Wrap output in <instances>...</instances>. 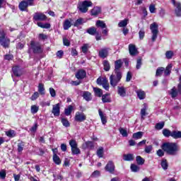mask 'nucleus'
<instances>
[{"instance_id":"55","label":"nucleus","mask_w":181,"mask_h":181,"mask_svg":"<svg viewBox=\"0 0 181 181\" xmlns=\"http://www.w3.org/2000/svg\"><path fill=\"white\" fill-rule=\"evenodd\" d=\"M141 119H144L145 115H146V106H144V108L141 110Z\"/></svg>"},{"instance_id":"33","label":"nucleus","mask_w":181,"mask_h":181,"mask_svg":"<svg viewBox=\"0 0 181 181\" xmlns=\"http://www.w3.org/2000/svg\"><path fill=\"white\" fill-rule=\"evenodd\" d=\"M144 136V132H138L136 133L133 134L132 138L134 139H141Z\"/></svg>"},{"instance_id":"14","label":"nucleus","mask_w":181,"mask_h":181,"mask_svg":"<svg viewBox=\"0 0 181 181\" xmlns=\"http://www.w3.org/2000/svg\"><path fill=\"white\" fill-rule=\"evenodd\" d=\"M129 52L131 56H136V54H138V49H136V47L132 44L129 45Z\"/></svg>"},{"instance_id":"44","label":"nucleus","mask_w":181,"mask_h":181,"mask_svg":"<svg viewBox=\"0 0 181 181\" xmlns=\"http://www.w3.org/2000/svg\"><path fill=\"white\" fill-rule=\"evenodd\" d=\"M83 23H84V18H78L74 24V26H80V25H83Z\"/></svg>"},{"instance_id":"6","label":"nucleus","mask_w":181,"mask_h":181,"mask_svg":"<svg viewBox=\"0 0 181 181\" xmlns=\"http://www.w3.org/2000/svg\"><path fill=\"white\" fill-rule=\"evenodd\" d=\"M150 29L152 33L151 40L152 42H156L159 33V25L156 23H153L150 25Z\"/></svg>"},{"instance_id":"2","label":"nucleus","mask_w":181,"mask_h":181,"mask_svg":"<svg viewBox=\"0 0 181 181\" xmlns=\"http://www.w3.org/2000/svg\"><path fill=\"white\" fill-rule=\"evenodd\" d=\"M122 78V73L114 72L110 76V86H112V87H117V86H118V83L121 81Z\"/></svg>"},{"instance_id":"58","label":"nucleus","mask_w":181,"mask_h":181,"mask_svg":"<svg viewBox=\"0 0 181 181\" xmlns=\"http://www.w3.org/2000/svg\"><path fill=\"white\" fill-rule=\"evenodd\" d=\"M141 66H142V59H138L137 62H136V69L139 70V69H141Z\"/></svg>"},{"instance_id":"37","label":"nucleus","mask_w":181,"mask_h":181,"mask_svg":"<svg viewBox=\"0 0 181 181\" xmlns=\"http://www.w3.org/2000/svg\"><path fill=\"white\" fill-rule=\"evenodd\" d=\"M37 26H39L40 28H42V29H49V28H50V24L49 23L43 24V23H42V22H38L37 23Z\"/></svg>"},{"instance_id":"16","label":"nucleus","mask_w":181,"mask_h":181,"mask_svg":"<svg viewBox=\"0 0 181 181\" xmlns=\"http://www.w3.org/2000/svg\"><path fill=\"white\" fill-rule=\"evenodd\" d=\"M101 13V7L95 6L90 11V15L92 16H98Z\"/></svg>"},{"instance_id":"27","label":"nucleus","mask_w":181,"mask_h":181,"mask_svg":"<svg viewBox=\"0 0 181 181\" xmlns=\"http://www.w3.org/2000/svg\"><path fill=\"white\" fill-rule=\"evenodd\" d=\"M87 33L89 35H91L92 36H94V35H97L98 32H97V28L95 27H90L87 29L86 30Z\"/></svg>"},{"instance_id":"22","label":"nucleus","mask_w":181,"mask_h":181,"mask_svg":"<svg viewBox=\"0 0 181 181\" xmlns=\"http://www.w3.org/2000/svg\"><path fill=\"white\" fill-rule=\"evenodd\" d=\"M83 97L86 101H91V100H93V98L91 97V93L88 91H84L83 93Z\"/></svg>"},{"instance_id":"40","label":"nucleus","mask_w":181,"mask_h":181,"mask_svg":"<svg viewBox=\"0 0 181 181\" xmlns=\"http://www.w3.org/2000/svg\"><path fill=\"white\" fill-rule=\"evenodd\" d=\"M6 135L8 136V138H13L16 136V133L13 130H9L8 132H6Z\"/></svg>"},{"instance_id":"64","label":"nucleus","mask_w":181,"mask_h":181,"mask_svg":"<svg viewBox=\"0 0 181 181\" xmlns=\"http://www.w3.org/2000/svg\"><path fill=\"white\" fill-rule=\"evenodd\" d=\"M63 43L64 46H70V41L66 38H63Z\"/></svg>"},{"instance_id":"28","label":"nucleus","mask_w":181,"mask_h":181,"mask_svg":"<svg viewBox=\"0 0 181 181\" xmlns=\"http://www.w3.org/2000/svg\"><path fill=\"white\" fill-rule=\"evenodd\" d=\"M96 26L97 28H101V29H105L107 28V25L104 21L98 20L96 21Z\"/></svg>"},{"instance_id":"48","label":"nucleus","mask_w":181,"mask_h":181,"mask_svg":"<svg viewBox=\"0 0 181 181\" xmlns=\"http://www.w3.org/2000/svg\"><path fill=\"white\" fill-rule=\"evenodd\" d=\"M61 122L62 123V125H64V127H66V128L70 127V122H69V120H67V119L61 118Z\"/></svg>"},{"instance_id":"35","label":"nucleus","mask_w":181,"mask_h":181,"mask_svg":"<svg viewBox=\"0 0 181 181\" xmlns=\"http://www.w3.org/2000/svg\"><path fill=\"white\" fill-rule=\"evenodd\" d=\"M136 162L137 163V165H142L145 163V159L142 158L140 156H137L136 157Z\"/></svg>"},{"instance_id":"41","label":"nucleus","mask_w":181,"mask_h":181,"mask_svg":"<svg viewBox=\"0 0 181 181\" xmlns=\"http://www.w3.org/2000/svg\"><path fill=\"white\" fill-rule=\"evenodd\" d=\"M163 71H165V68L163 67H160L157 69L156 72V77H159L163 74Z\"/></svg>"},{"instance_id":"30","label":"nucleus","mask_w":181,"mask_h":181,"mask_svg":"<svg viewBox=\"0 0 181 181\" xmlns=\"http://www.w3.org/2000/svg\"><path fill=\"white\" fill-rule=\"evenodd\" d=\"M172 67H173L172 64H170L166 66L165 70L164 71V75L165 76H170V73L172 71Z\"/></svg>"},{"instance_id":"13","label":"nucleus","mask_w":181,"mask_h":181,"mask_svg":"<svg viewBox=\"0 0 181 181\" xmlns=\"http://www.w3.org/2000/svg\"><path fill=\"white\" fill-rule=\"evenodd\" d=\"M52 113L54 114L55 117L60 115V105L59 103L53 105Z\"/></svg>"},{"instance_id":"43","label":"nucleus","mask_w":181,"mask_h":181,"mask_svg":"<svg viewBox=\"0 0 181 181\" xmlns=\"http://www.w3.org/2000/svg\"><path fill=\"white\" fill-rule=\"evenodd\" d=\"M127 25H128V19H124L123 21H121L118 23L119 28H125V26H127Z\"/></svg>"},{"instance_id":"19","label":"nucleus","mask_w":181,"mask_h":181,"mask_svg":"<svg viewBox=\"0 0 181 181\" xmlns=\"http://www.w3.org/2000/svg\"><path fill=\"white\" fill-rule=\"evenodd\" d=\"M28 6L29 4L26 2V1H22L18 5V8L20 10L23 11L28 9Z\"/></svg>"},{"instance_id":"39","label":"nucleus","mask_w":181,"mask_h":181,"mask_svg":"<svg viewBox=\"0 0 181 181\" xmlns=\"http://www.w3.org/2000/svg\"><path fill=\"white\" fill-rule=\"evenodd\" d=\"M53 161L54 162V163H56V165H60V163H62V160H60V158L59 157V156H57V154H54Z\"/></svg>"},{"instance_id":"50","label":"nucleus","mask_w":181,"mask_h":181,"mask_svg":"<svg viewBox=\"0 0 181 181\" xmlns=\"http://www.w3.org/2000/svg\"><path fill=\"white\" fill-rule=\"evenodd\" d=\"M130 168H131V170L132 172H139V166L135 165V164H132L131 166H130Z\"/></svg>"},{"instance_id":"9","label":"nucleus","mask_w":181,"mask_h":181,"mask_svg":"<svg viewBox=\"0 0 181 181\" xmlns=\"http://www.w3.org/2000/svg\"><path fill=\"white\" fill-rule=\"evenodd\" d=\"M86 117L84 113H81L79 112H77L75 115V121H77L78 122H83V121H86Z\"/></svg>"},{"instance_id":"18","label":"nucleus","mask_w":181,"mask_h":181,"mask_svg":"<svg viewBox=\"0 0 181 181\" xmlns=\"http://www.w3.org/2000/svg\"><path fill=\"white\" fill-rule=\"evenodd\" d=\"M98 112H99V116L100 117V119L102 121V124L103 125H105V124H107V117L105 116V115H104L101 109L98 110Z\"/></svg>"},{"instance_id":"34","label":"nucleus","mask_w":181,"mask_h":181,"mask_svg":"<svg viewBox=\"0 0 181 181\" xmlns=\"http://www.w3.org/2000/svg\"><path fill=\"white\" fill-rule=\"evenodd\" d=\"M110 94L107 93L102 95L103 103H111V98H109Z\"/></svg>"},{"instance_id":"52","label":"nucleus","mask_w":181,"mask_h":181,"mask_svg":"<svg viewBox=\"0 0 181 181\" xmlns=\"http://www.w3.org/2000/svg\"><path fill=\"white\" fill-rule=\"evenodd\" d=\"M73 111V106L69 105L68 108L65 109V115L67 116L70 115L71 114V112Z\"/></svg>"},{"instance_id":"32","label":"nucleus","mask_w":181,"mask_h":181,"mask_svg":"<svg viewBox=\"0 0 181 181\" xmlns=\"http://www.w3.org/2000/svg\"><path fill=\"white\" fill-rule=\"evenodd\" d=\"M93 91L95 93V95L96 97H102L103 96V90L98 88H93Z\"/></svg>"},{"instance_id":"53","label":"nucleus","mask_w":181,"mask_h":181,"mask_svg":"<svg viewBox=\"0 0 181 181\" xmlns=\"http://www.w3.org/2000/svg\"><path fill=\"white\" fill-rule=\"evenodd\" d=\"M165 57L166 59H170L173 57V51H167L165 52Z\"/></svg>"},{"instance_id":"5","label":"nucleus","mask_w":181,"mask_h":181,"mask_svg":"<svg viewBox=\"0 0 181 181\" xmlns=\"http://www.w3.org/2000/svg\"><path fill=\"white\" fill-rule=\"evenodd\" d=\"M90 6H93V2H91V1L85 0L78 4V8L82 13H86Z\"/></svg>"},{"instance_id":"21","label":"nucleus","mask_w":181,"mask_h":181,"mask_svg":"<svg viewBox=\"0 0 181 181\" xmlns=\"http://www.w3.org/2000/svg\"><path fill=\"white\" fill-rule=\"evenodd\" d=\"M63 28L64 30H69L71 28V21L69 19L64 21L63 24Z\"/></svg>"},{"instance_id":"8","label":"nucleus","mask_w":181,"mask_h":181,"mask_svg":"<svg viewBox=\"0 0 181 181\" xmlns=\"http://www.w3.org/2000/svg\"><path fill=\"white\" fill-rule=\"evenodd\" d=\"M105 169V170H107V172H109V173H114V172L115 171V165H114V162L109 161L106 165Z\"/></svg>"},{"instance_id":"3","label":"nucleus","mask_w":181,"mask_h":181,"mask_svg":"<svg viewBox=\"0 0 181 181\" xmlns=\"http://www.w3.org/2000/svg\"><path fill=\"white\" fill-rule=\"evenodd\" d=\"M30 47L28 50V53H30V49L33 50V53L35 54H40V53H43V48H42V45L40 42L32 40L30 41Z\"/></svg>"},{"instance_id":"63","label":"nucleus","mask_w":181,"mask_h":181,"mask_svg":"<svg viewBox=\"0 0 181 181\" xmlns=\"http://www.w3.org/2000/svg\"><path fill=\"white\" fill-rule=\"evenodd\" d=\"M157 155L158 156H160V158H162V156H165V151L162 149H159L157 151Z\"/></svg>"},{"instance_id":"47","label":"nucleus","mask_w":181,"mask_h":181,"mask_svg":"<svg viewBox=\"0 0 181 181\" xmlns=\"http://www.w3.org/2000/svg\"><path fill=\"white\" fill-rule=\"evenodd\" d=\"M103 66H104V70L105 71H110V69H111V66H110V62H108V61H104Z\"/></svg>"},{"instance_id":"49","label":"nucleus","mask_w":181,"mask_h":181,"mask_svg":"<svg viewBox=\"0 0 181 181\" xmlns=\"http://www.w3.org/2000/svg\"><path fill=\"white\" fill-rule=\"evenodd\" d=\"M88 44H83V45L81 47V50L84 53V54H87V52H88Z\"/></svg>"},{"instance_id":"31","label":"nucleus","mask_w":181,"mask_h":181,"mask_svg":"<svg viewBox=\"0 0 181 181\" xmlns=\"http://www.w3.org/2000/svg\"><path fill=\"white\" fill-rule=\"evenodd\" d=\"M123 159L128 162H129L131 160H134V154H131V153L124 154L123 156Z\"/></svg>"},{"instance_id":"4","label":"nucleus","mask_w":181,"mask_h":181,"mask_svg":"<svg viewBox=\"0 0 181 181\" xmlns=\"http://www.w3.org/2000/svg\"><path fill=\"white\" fill-rule=\"evenodd\" d=\"M0 45L6 49L11 45V40L6 36V33L4 30H0Z\"/></svg>"},{"instance_id":"51","label":"nucleus","mask_w":181,"mask_h":181,"mask_svg":"<svg viewBox=\"0 0 181 181\" xmlns=\"http://www.w3.org/2000/svg\"><path fill=\"white\" fill-rule=\"evenodd\" d=\"M168 161L166 160V159H163L162 161H161V167L163 168V169L164 170H168Z\"/></svg>"},{"instance_id":"46","label":"nucleus","mask_w":181,"mask_h":181,"mask_svg":"<svg viewBox=\"0 0 181 181\" xmlns=\"http://www.w3.org/2000/svg\"><path fill=\"white\" fill-rule=\"evenodd\" d=\"M119 131L122 136H124V137L128 136V132L127 131V129H125L122 127H120L119 129Z\"/></svg>"},{"instance_id":"29","label":"nucleus","mask_w":181,"mask_h":181,"mask_svg":"<svg viewBox=\"0 0 181 181\" xmlns=\"http://www.w3.org/2000/svg\"><path fill=\"white\" fill-rule=\"evenodd\" d=\"M137 96L139 97V100H144L145 98V91L142 90H138L136 91Z\"/></svg>"},{"instance_id":"24","label":"nucleus","mask_w":181,"mask_h":181,"mask_svg":"<svg viewBox=\"0 0 181 181\" xmlns=\"http://www.w3.org/2000/svg\"><path fill=\"white\" fill-rule=\"evenodd\" d=\"M84 148L94 149V143L93 141H88L83 145Z\"/></svg>"},{"instance_id":"45","label":"nucleus","mask_w":181,"mask_h":181,"mask_svg":"<svg viewBox=\"0 0 181 181\" xmlns=\"http://www.w3.org/2000/svg\"><path fill=\"white\" fill-rule=\"evenodd\" d=\"M165 127V122H161L159 123H157L155 126L156 129L160 130L163 129V127Z\"/></svg>"},{"instance_id":"17","label":"nucleus","mask_w":181,"mask_h":181,"mask_svg":"<svg viewBox=\"0 0 181 181\" xmlns=\"http://www.w3.org/2000/svg\"><path fill=\"white\" fill-rule=\"evenodd\" d=\"M99 57L101 59H105V57H108V48H103L99 51Z\"/></svg>"},{"instance_id":"42","label":"nucleus","mask_w":181,"mask_h":181,"mask_svg":"<svg viewBox=\"0 0 181 181\" xmlns=\"http://www.w3.org/2000/svg\"><path fill=\"white\" fill-rule=\"evenodd\" d=\"M96 155H98V158H103L104 156V148L100 147L96 152Z\"/></svg>"},{"instance_id":"36","label":"nucleus","mask_w":181,"mask_h":181,"mask_svg":"<svg viewBox=\"0 0 181 181\" xmlns=\"http://www.w3.org/2000/svg\"><path fill=\"white\" fill-rule=\"evenodd\" d=\"M38 91L41 95H45V85L43 83H39Z\"/></svg>"},{"instance_id":"26","label":"nucleus","mask_w":181,"mask_h":181,"mask_svg":"<svg viewBox=\"0 0 181 181\" xmlns=\"http://www.w3.org/2000/svg\"><path fill=\"white\" fill-rule=\"evenodd\" d=\"M175 7H176L175 8L176 16H181V3L177 2Z\"/></svg>"},{"instance_id":"11","label":"nucleus","mask_w":181,"mask_h":181,"mask_svg":"<svg viewBox=\"0 0 181 181\" xmlns=\"http://www.w3.org/2000/svg\"><path fill=\"white\" fill-rule=\"evenodd\" d=\"M121 67H122V60L119 59L115 61L114 73H122L121 72V70H119Z\"/></svg>"},{"instance_id":"7","label":"nucleus","mask_w":181,"mask_h":181,"mask_svg":"<svg viewBox=\"0 0 181 181\" xmlns=\"http://www.w3.org/2000/svg\"><path fill=\"white\" fill-rule=\"evenodd\" d=\"M69 145L71 148V152L73 155H78L80 153V148L77 147V141L74 139H71L69 141Z\"/></svg>"},{"instance_id":"54","label":"nucleus","mask_w":181,"mask_h":181,"mask_svg":"<svg viewBox=\"0 0 181 181\" xmlns=\"http://www.w3.org/2000/svg\"><path fill=\"white\" fill-rule=\"evenodd\" d=\"M23 148H25V144H23V142L18 144V151L19 153H21V152H22V151H23Z\"/></svg>"},{"instance_id":"20","label":"nucleus","mask_w":181,"mask_h":181,"mask_svg":"<svg viewBox=\"0 0 181 181\" xmlns=\"http://www.w3.org/2000/svg\"><path fill=\"white\" fill-rule=\"evenodd\" d=\"M117 93L119 94V95H120V97H125V95H127V90L123 86H119L117 87Z\"/></svg>"},{"instance_id":"59","label":"nucleus","mask_w":181,"mask_h":181,"mask_svg":"<svg viewBox=\"0 0 181 181\" xmlns=\"http://www.w3.org/2000/svg\"><path fill=\"white\" fill-rule=\"evenodd\" d=\"M132 78V74L131 73V71H128L127 74L126 81L128 83L131 81Z\"/></svg>"},{"instance_id":"56","label":"nucleus","mask_w":181,"mask_h":181,"mask_svg":"<svg viewBox=\"0 0 181 181\" xmlns=\"http://www.w3.org/2000/svg\"><path fill=\"white\" fill-rule=\"evenodd\" d=\"M39 111V107L36 105L31 106V112L32 114H36Z\"/></svg>"},{"instance_id":"62","label":"nucleus","mask_w":181,"mask_h":181,"mask_svg":"<svg viewBox=\"0 0 181 181\" xmlns=\"http://www.w3.org/2000/svg\"><path fill=\"white\" fill-rule=\"evenodd\" d=\"M144 151L146 153H151L152 152V146H146Z\"/></svg>"},{"instance_id":"25","label":"nucleus","mask_w":181,"mask_h":181,"mask_svg":"<svg viewBox=\"0 0 181 181\" xmlns=\"http://www.w3.org/2000/svg\"><path fill=\"white\" fill-rule=\"evenodd\" d=\"M179 91L176 89V87H173L169 92L170 95H171V97L173 98H176V97H177V94H178Z\"/></svg>"},{"instance_id":"23","label":"nucleus","mask_w":181,"mask_h":181,"mask_svg":"<svg viewBox=\"0 0 181 181\" xmlns=\"http://www.w3.org/2000/svg\"><path fill=\"white\" fill-rule=\"evenodd\" d=\"M172 138L174 139H179L181 138V132L180 131H173L171 134Z\"/></svg>"},{"instance_id":"12","label":"nucleus","mask_w":181,"mask_h":181,"mask_svg":"<svg viewBox=\"0 0 181 181\" xmlns=\"http://www.w3.org/2000/svg\"><path fill=\"white\" fill-rule=\"evenodd\" d=\"M75 76L78 80H83V78L87 76V72H86L84 69H80L77 71Z\"/></svg>"},{"instance_id":"61","label":"nucleus","mask_w":181,"mask_h":181,"mask_svg":"<svg viewBox=\"0 0 181 181\" xmlns=\"http://www.w3.org/2000/svg\"><path fill=\"white\" fill-rule=\"evenodd\" d=\"M38 98H39V93L35 92L31 96V100H32V101H35V100H37Z\"/></svg>"},{"instance_id":"15","label":"nucleus","mask_w":181,"mask_h":181,"mask_svg":"<svg viewBox=\"0 0 181 181\" xmlns=\"http://www.w3.org/2000/svg\"><path fill=\"white\" fill-rule=\"evenodd\" d=\"M12 71L16 77H21V76H22V69H21V67L19 66H13Z\"/></svg>"},{"instance_id":"60","label":"nucleus","mask_w":181,"mask_h":181,"mask_svg":"<svg viewBox=\"0 0 181 181\" xmlns=\"http://www.w3.org/2000/svg\"><path fill=\"white\" fill-rule=\"evenodd\" d=\"M49 94L51 97H56V90L53 88H49Z\"/></svg>"},{"instance_id":"57","label":"nucleus","mask_w":181,"mask_h":181,"mask_svg":"<svg viewBox=\"0 0 181 181\" xmlns=\"http://www.w3.org/2000/svg\"><path fill=\"white\" fill-rule=\"evenodd\" d=\"M139 39L142 40V39L145 37V30H144V29H141L140 31L139 32Z\"/></svg>"},{"instance_id":"10","label":"nucleus","mask_w":181,"mask_h":181,"mask_svg":"<svg viewBox=\"0 0 181 181\" xmlns=\"http://www.w3.org/2000/svg\"><path fill=\"white\" fill-rule=\"evenodd\" d=\"M46 19H47V17L42 13H35L33 16L34 21H46Z\"/></svg>"},{"instance_id":"1","label":"nucleus","mask_w":181,"mask_h":181,"mask_svg":"<svg viewBox=\"0 0 181 181\" xmlns=\"http://www.w3.org/2000/svg\"><path fill=\"white\" fill-rule=\"evenodd\" d=\"M161 148L167 155L170 156H177L180 151V147L177 143L165 142L161 145Z\"/></svg>"},{"instance_id":"38","label":"nucleus","mask_w":181,"mask_h":181,"mask_svg":"<svg viewBox=\"0 0 181 181\" xmlns=\"http://www.w3.org/2000/svg\"><path fill=\"white\" fill-rule=\"evenodd\" d=\"M163 135H164L166 138H169V136H172V132L168 129H163Z\"/></svg>"}]
</instances>
